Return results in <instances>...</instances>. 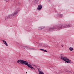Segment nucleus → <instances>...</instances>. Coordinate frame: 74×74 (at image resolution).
<instances>
[{
  "label": "nucleus",
  "mask_w": 74,
  "mask_h": 74,
  "mask_svg": "<svg viewBox=\"0 0 74 74\" xmlns=\"http://www.w3.org/2000/svg\"><path fill=\"white\" fill-rule=\"evenodd\" d=\"M18 14V11H15L13 13H12L10 14H9L8 16H5L4 17V19L5 20L7 19H9L10 18L11 19L13 18L14 17H15Z\"/></svg>",
  "instance_id": "2"
},
{
  "label": "nucleus",
  "mask_w": 74,
  "mask_h": 74,
  "mask_svg": "<svg viewBox=\"0 0 74 74\" xmlns=\"http://www.w3.org/2000/svg\"><path fill=\"white\" fill-rule=\"evenodd\" d=\"M60 58L63 60L64 61L65 63H70L71 60H70L68 58L64 56L63 54H61L60 56Z\"/></svg>",
  "instance_id": "3"
},
{
  "label": "nucleus",
  "mask_w": 74,
  "mask_h": 74,
  "mask_svg": "<svg viewBox=\"0 0 74 74\" xmlns=\"http://www.w3.org/2000/svg\"><path fill=\"white\" fill-rule=\"evenodd\" d=\"M44 29V28H42L41 27H38V30H42V29Z\"/></svg>",
  "instance_id": "14"
},
{
  "label": "nucleus",
  "mask_w": 74,
  "mask_h": 74,
  "mask_svg": "<svg viewBox=\"0 0 74 74\" xmlns=\"http://www.w3.org/2000/svg\"><path fill=\"white\" fill-rule=\"evenodd\" d=\"M70 63H73V62H72L71 61H70Z\"/></svg>",
  "instance_id": "20"
},
{
  "label": "nucleus",
  "mask_w": 74,
  "mask_h": 74,
  "mask_svg": "<svg viewBox=\"0 0 74 74\" xmlns=\"http://www.w3.org/2000/svg\"><path fill=\"white\" fill-rule=\"evenodd\" d=\"M49 46L47 45H45V48H49Z\"/></svg>",
  "instance_id": "13"
},
{
  "label": "nucleus",
  "mask_w": 74,
  "mask_h": 74,
  "mask_svg": "<svg viewBox=\"0 0 74 74\" xmlns=\"http://www.w3.org/2000/svg\"><path fill=\"white\" fill-rule=\"evenodd\" d=\"M42 5H38V7L37 8L38 10H41V9H42Z\"/></svg>",
  "instance_id": "6"
},
{
  "label": "nucleus",
  "mask_w": 74,
  "mask_h": 74,
  "mask_svg": "<svg viewBox=\"0 0 74 74\" xmlns=\"http://www.w3.org/2000/svg\"><path fill=\"white\" fill-rule=\"evenodd\" d=\"M38 46H39V47L40 46H41V45H42V44H41V43H38Z\"/></svg>",
  "instance_id": "16"
},
{
  "label": "nucleus",
  "mask_w": 74,
  "mask_h": 74,
  "mask_svg": "<svg viewBox=\"0 0 74 74\" xmlns=\"http://www.w3.org/2000/svg\"><path fill=\"white\" fill-rule=\"evenodd\" d=\"M40 50H41V51H44V49H40Z\"/></svg>",
  "instance_id": "19"
},
{
  "label": "nucleus",
  "mask_w": 74,
  "mask_h": 74,
  "mask_svg": "<svg viewBox=\"0 0 74 74\" xmlns=\"http://www.w3.org/2000/svg\"><path fill=\"white\" fill-rule=\"evenodd\" d=\"M61 46H62V47H63V46L62 45Z\"/></svg>",
  "instance_id": "22"
},
{
  "label": "nucleus",
  "mask_w": 74,
  "mask_h": 74,
  "mask_svg": "<svg viewBox=\"0 0 74 74\" xmlns=\"http://www.w3.org/2000/svg\"><path fill=\"white\" fill-rule=\"evenodd\" d=\"M57 74H60V73H58Z\"/></svg>",
  "instance_id": "21"
},
{
  "label": "nucleus",
  "mask_w": 74,
  "mask_h": 74,
  "mask_svg": "<svg viewBox=\"0 0 74 74\" xmlns=\"http://www.w3.org/2000/svg\"><path fill=\"white\" fill-rule=\"evenodd\" d=\"M69 49V50H70L71 51H73V48L71 47H70Z\"/></svg>",
  "instance_id": "11"
},
{
  "label": "nucleus",
  "mask_w": 74,
  "mask_h": 74,
  "mask_svg": "<svg viewBox=\"0 0 74 74\" xmlns=\"http://www.w3.org/2000/svg\"><path fill=\"white\" fill-rule=\"evenodd\" d=\"M67 72L68 73H70V72H71V71H69L68 70H66V72Z\"/></svg>",
  "instance_id": "12"
},
{
  "label": "nucleus",
  "mask_w": 74,
  "mask_h": 74,
  "mask_svg": "<svg viewBox=\"0 0 74 74\" xmlns=\"http://www.w3.org/2000/svg\"><path fill=\"white\" fill-rule=\"evenodd\" d=\"M9 0H4L6 2H7V1H9Z\"/></svg>",
  "instance_id": "18"
},
{
  "label": "nucleus",
  "mask_w": 74,
  "mask_h": 74,
  "mask_svg": "<svg viewBox=\"0 0 74 74\" xmlns=\"http://www.w3.org/2000/svg\"><path fill=\"white\" fill-rule=\"evenodd\" d=\"M21 63L22 64H25V65H26L29 68H31L32 71H34L35 68L32 67L31 64H29L27 61L22 60H18L17 61V63Z\"/></svg>",
  "instance_id": "1"
},
{
  "label": "nucleus",
  "mask_w": 74,
  "mask_h": 74,
  "mask_svg": "<svg viewBox=\"0 0 74 74\" xmlns=\"http://www.w3.org/2000/svg\"><path fill=\"white\" fill-rule=\"evenodd\" d=\"M22 48H23V49H28V47L27 46H21Z\"/></svg>",
  "instance_id": "8"
},
{
  "label": "nucleus",
  "mask_w": 74,
  "mask_h": 74,
  "mask_svg": "<svg viewBox=\"0 0 74 74\" xmlns=\"http://www.w3.org/2000/svg\"><path fill=\"white\" fill-rule=\"evenodd\" d=\"M57 17H62L63 15L61 14H57Z\"/></svg>",
  "instance_id": "7"
},
{
  "label": "nucleus",
  "mask_w": 74,
  "mask_h": 74,
  "mask_svg": "<svg viewBox=\"0 0 74 74\" xmlns=\"http://www.w3.org/2000/svg\"><path fill=\"white\" fill-rule=\"evenodd\" d=\"M38 2V0H35V3H37V2Z\"/></svg>",
  "instance_id": "15"
},
{
  "label": "nucleus",
  "mask_w": 74,
  "mask_h": 74,
  "mask_svg": "<svg viewBox=\"0 0 74 74\" xmlns=\"http://www.w3.org/2000/svg\"><path fill=\"white\" fill-rule=\"evenodd\" d=\"M71 27V25H56V30H59L62 29V28H66L67 27Z\"/></svg>",
  "instance_id": "4"
},
{
  "label": "nucleus",
  "mask_w": 74,
  "mask_h": 74,
  "mask_svg": "<svg viewBox=\"0 0 74 74\" xmlns=\"http://www.w3.org/2000/svg\"><path fill=\"white\" fill-rule=\"evenodd\" d=\"M26 73H27V72H26Z\"/></svg>",
  "instance_id": "23"
},
{
  "label": "nucleus",
  "mask_w": 74,
  "mask_h": 74,
  "mask_svg": "<svg viewBox=\"0 0 74 74\" xmlns=\"http://www.w3.org/2000/svg\"><path fill=\"white\" fill-rule=\"evenodd\" d=\"M55 29V27H50L49 28V30L47 31L49 33H51V32H53V30H54V29Z\"/></svg>",
  "instance_id": "5"
},
{
  "label": "nucleus",
  "mask_w": 74,
  "mask_h": 74,
  "mask_svg": "<svg viewBox=\"0 0 74 74\" xmlns=\"http://www.w3.org/2000/svg\"><path fill=\"white\" fill-rule=\"evenodd\" d=\"M44 52H48L46 50L44 49L43 50Z\"/></svg>",
  "instance_id": "17"
},
{
  "label": "nucleus",
  "mask_w": 74,
  "mask_h": 74,
  "mask_svg": "<svg viewBox=\"0 0 74 74\" xmlns=\"http://www.w3.org/2000/svg\"><path fill=\"white\" fill-rule=\"evenodd\" d=\"M58 45H59V44H58Z\"/></svg>",
  "instance_id": "24"
},
{
  "label": "nucleus",
  "mask_w": 74,
  "mask_h": 74,
  "mask_svg": "<svg viewBox=\"0 0 74 74\" xmlns=\"http://www.w3.org/2000/svg\"><path fill=\"white\" fill-rule=\"evenodd\" d=\"M38 70L39 74H44V72L42 71H41L39 69H38Z\"/></svg>",
  "instance_id": "10"
},
{
  "label": "nucleus",
  "mask_w": 74,
  "mask_h": 74,
  "mask_svg": "<svg viewBox=\"0 0 74 74\" xmlns=\"http://www.w3.org/2000/svg\"><path fill=\"white\" fill-rule=\"evenodd\" d=\"M2 41H3L5 45H6V46H8V44H7V42H6V41H5L3 40Z\"/></svg>",
  "instance_id": "9"
}]
</instances>
